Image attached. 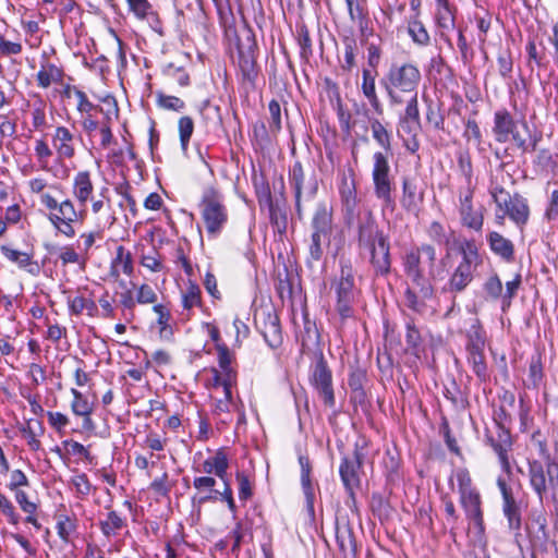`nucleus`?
<instances>
[{"instance_id":"a878e982","label":"nucleus","mask_w":558,"mask_h":558,"mask_svg":"<svg viewBox=\"0 0 558 558\" xmlns=\"http://www.w3.org/2000/svg\"><path fill=\"white\" fill-rule=\"evenodd\" d=\"M421 131V122L399 118L397 134L403 141V145L414 154L420 148L417 134Z\"/></svg>"},{"instance_id":"6ab92c4d","label":"nucleus","mask_w":558,"mask_h":558,"mask_svg":"<svg viewBox=\"0 0 558 558\" xmlns=\"http://www.w3.org/2000/svg\"><path fill=\"white\" fill-rule=\"evenodd\" d=\"M423 202L424 190L420 186L417 178L403 177L402 194L400 197L402 208L408 213L417 214Z\"/></svg>"},{"instance_id":"69168bd1","label":"nucleus","mask_w":558,"mask_h":558,"mask_svg":"<svg viewBox=\"0 0 558 558\" xmlns=\"http://www.w3.org/2000/svg\"><path fill=\"white\" fill-rule=\"evenodd\" d=\"M485 292L493 299H498L502 295V283L498 276H492L484 284Z\"/></svg>"},{"instance_id":"8fccbe9b","label":"nucleus","mask_w":558,"mask_h":558,"mask_svg":"<svg viewBox=\"0 0 558 558\" xmlns=\"http://www.w3.org/2000/svg\"><path fill=\"white\" fill-rule=\"evenodd\" d=\"M329 243V236H322L318 233H312L310 244V256L313 260L318 262L324 254V245Z\"/></svg>"},{"instance_id":"412c9836","label":"nucleus","mask_w":558,"mask_h":558,"mask_svg":"<svg viewBox=\"0 0 558 558\" xmlns=\"http://www.w3.org/2000/svg\"><path fill=\"white\" fill-rule=\"evenodd\" d=\"M380 238H386L378 229L377 222L371 211L359 222L357 241L362 248H369L380 242Z\"/></svg>"},{"instance_id":"37998d69","label":"nucleus","mask_w":558,"mask_h":558,"mask_svg":"<svg viewBox=\"0 0 558 558\" xmlns=\"http://www.w3.org/2000/svg\"><path fill=\"white\" fill-rule=\"evenodd\" d=\"M468 362L481 380L485 381L488 378L484 351H468Z\"/></svg>"},{"instance_id":"4c0bfd02","label":"nucleus","mask_w":558,"mask_h":558,"mask_svg":"<svg viewBox=\"0 0 558 558\" xmlns=\"http://www.w3.org/2000/svg\"><path fill=\"white\" fill-rule=\"evenodd\" d=\"M216 351L220 371H223V373L227 375V385L230 383V380H236V373L231 366L234 359L233 353L225 343H217Z\"/></svg>"},{"instance_id":"603ef678","label":"nucleus","mask_w":558,"mask_h":558,"mask_svg":"<svg viewBox=\"0 0 558 558\" xmlns=\"http://www.w3.org/2000/svg\"><path fill=\"white\" fill-rule=\"evenodd\" d=\"M157 104L160 108L172 111H182L185 108L184 101L179 97L163 94H158Z\"/></svg>"},{"instance_id":"a211bd4d","label":"nucleus","mask_w":558,"mask_h":558,"mask_svg":"<svg viewBox=\"0 0 558 558\" xmlns=\"http://www.w3.org/2000/svg\"><path fill=\"white\" fill-rule=\"evenodd\" d=\"M496 207L500 211H504L518 227H523L529 220V204L526 198L520 194L510 195L509 197H506V199H502V202L498 201V205Z\"/></svg>"},{"instance_id":"f8f14e48","label":"nucleus","mask_w":558,"mask_h":558,"mask_svg":"<svg viewBox=\"0 0 558 558\" xmlns=\"http://www.w3.org/2000/svg\"><path fill=\"white\" fill-rule=\"evenodd\" d=\"M310 381L317 391L324 404L333 408L336 404L332 387V374L324 356L320 355L311 367Z\"/></svg>"},{"instance_id":"0e129e2a","label":"nucleus","mask_w":558,"mask_h":558,"mask_svg":"<svg viewBox=\"0 0 558 558\" xmlns=\"http://www.w3.org/2000/svg\"><path fill=\"white\" fill-rule=\"evenodd\" d=\"M270 114V130L277 132L281 129V109L277 100H271L268 105Z\"/></svg>"},{"instance_id":"5fc2aeb1","label":"nucleus","mask_w":558,"mask_h":558,"mask_svg":"<svg viewBox=\"0 0 558 558\" xmlns=\"http://www.w3.org/2000/svg\"><path fill=\"white\" fill-rule=\"evenodd\" d=\"M458 482L459 494L475 489L472 485V478L466 469H457L451 477Z\"/></svg>"},{"instance_id":"423d86ee","label":"nucleus","mask_w":558,"mask_h":558,"mask_svg":"<svg viewBox=\"0 0 558 558\" xmlns=\"http://www.w3.org/2000/svg\"><path fill=\"white\" fill-rule=\"evenodd\" d=\"M454 244H457V248L461 254V260L451 274L444 290L457 293L464 291L472 282L474 271L481 264V257L474 240H454Z\"/></svg>"},{"instance_id":"4be33fe9","label":"nucleus","mask_w":558,"mask_h":558,"mask_svg":"<svg viewBox=\"0 0 558 558\" xmlns=\"http://www.w3.org/2000/svg\"><path fill=\"white\" fill-rule=\"evenodd\" d=\"M130 11L140 21L146 22L154 33L161 34V21L148 0H126Z\"/></svg>"},{"instance_id":"c9c22d12","label":"nucleus","mask_w":558,"mask_h":558,"mask_svg":"<svg viewBox=\"0 0 558 558\" xmlns=\"http://www.w3.org/2000/svg\"><path fill=\"white\" fill-rule=\"evenodd\" d=\"M125 526V519L114 510L109 511L106 518L99 521L100 531L108 538L117 536Z\"/></svg>"},{"instance_id":"c85d7f7f","label":"nucleus","mask_w":558,"mask_h":558,"mask_svg":"<svg viewBox=\"0 0 558 558\" xmlns=\"http://www.w3.org/2000/svg\"><path fill=\"white\" fill-rule=\"evenodd\" d=\"M460 502L465 510L466 517L481 525L483 522V512L481 509V496L476 489L460 494Z\"/></svg>"},{"instance_id":"774afa93","label":"nucleus","mask_w":558,"mask_h":558,"mask_svg":"<svg viewBox=\"0 0 558 558\" xmlns=\"http://www.w3.org/2000/svg\"><path fill=\"white\" fill-rule=\"evenodd\" d=\"M15 500L25 513H36L37 505L28 499V496L24 490L15 492Z\"/></svg>"},{"instance_id":"5701e85b","label":"nucleus","mask_w":558,"mask_h":558,"mask_svg":"<svg viewBox=\"0 0 558 558\" xmlns=\"http://www.w3.org/2000/svg\"><path fill=\"white\" fill-rule=\"evenodd\" d=\"M488 246L493 254L505 263H512L515 258L513 242L497 231H490L486 235Z\"/></svg>"},{"instance_id":"3c124183","label":"nucleus","mask_w":558,"mask_h":558,"mask_svg":"<svg viewBox=\"0 0 558 558\" xmlns=\"http://www.w3.org/2000/svg\"><path fill=\"white\" fill-rule=\"evenodd\" d=\"M153 311L157 314V324L159 326L160 336L167 337L170 333V312L162 304H155Z\"/></svg>"},{"instance_id":"b1692460","label":"nucleus","mask_w":558,"mask_h":558,"mask_svg":"<svg viewBox=\"0 0 558 558\" xmlns=\"http://www.w3.org/2000/svg\"><path fill=\"white\" fill-rule=\"evenodd\" d=\"M529 538L534 548L546 550L548 543L547 519L543 513L534 514L527 525Z\"/></svg>"},{"instance_id":"f03ea898","label":"nucleus","mask_w":558,"mask_h":558,"mask_svg":"<svg viewBox=\"0 0 558 558\" xmlns=\"http://www.w3.org/2000/svg\"><path fill=\"white\" fill-rule=\"evenodd\" d=\"M371 130L373 138L386 151H376L373 155L372 180L374 185V195L385 207H389L393 205V180L390 174V165L387 156L391 153V134L378 120L371 121Z\"/></svg>"},{"instance_id":"bf43d9fd","label":"nucleus","mask_w":558,"mask_h":558,"mask_svg":"<svg viewBox=\"0 0 558 558\" xmlns=\"http://www.w3.org/2000/svg\"><path fill=\"white\" fill-rule=\"evenodd\" d=\"M404 102H407V107H405L403 114H401L400 118L421 122L420 121V111H418V106H417V94L408 96V99H405Z\"/></svg>"},{"instance_id":"a19ab883","label":"nucleus","mask_w":558,"mask_h":558,"mask_svg":"<svg viewBox=\"0 0 558 558\" xmlns=\"http://www.w3.org/2000/svg\"><path fill=\"white\" fill-rule=\"evenodd\" d=\"M202 305V295L199 287L189 281L185 288L182 290V306L186 311H191L194 307Z\"/></svg>"},{"instance_id":"20e7f679","label":"nucleus","mask_w":558,"mask_h":558,"mask_svg":"<svg viewBox=\"0 0 558 558\" xmlns=\"http://www.w3.org/2000/svg\"><path fill=\"white\" fill-rule=\"evenodd\" d=\"M421 81L418 69L410 63L392 64L381 81L391 105H401L405 101L404 96L417 94V86Z\"/></svg>"},{"instance_id":"79ce46f5","label":"nucleus","mask_w":558,"mask_h":558,"mask_svg":"<svg viewBox=\"0 0 558 558\" xmlns=\"http://www.w3.org/2000/svg\"><path fill=\"white\" fill-rule=\"evenodd\" d=\"M427 234L432 241L436 242L437 244H445L447 246L452 243V245L457 247L454 240L459 241L453 236V233L448 234L445 227L438 221H433L428 226Z\"/></svg>"},{"instance_id":"864d4df0","label":"nucleus","mask_w":558,"mask_h":558,"mask_svg":"<svg viewBox=\"0 0 558 558\" xmlns=\"http://www.w3.org/2000/svg\"><path fill=\"white\" fill-rule=\"evenodd\" d=\"M157 299H158L157 293L149 284L143 283L137 288V291H136L137 304H142V305L156 304Z\"/></svg>"},{"instance_id":"de8ad7c7","label":"nucleus","mask_w":558,"mask_h":558,"mask_svg":"<svg viewBox=\"0 0 558 558\" xmlns=\"http://www.w3.org/2000/svg\"><path fill=\"white\" fill-rule=\"evenodd\" d=\"M485 332L478 326H472L468 331L466 351H484Z\"/></svg>"},{"instance_id":"a18cd8bd","label":"nucleus","mask_w":558,"mask_h":558,"mask_svg":"<svg viewBox=\"0 0 558 558\" xmlns=\"http://www.w3.org/2000/svg\"><path fill=\"white\" fill-rule=\"evenodd\" d=\"M76 526L75 520L71 519L69 515H60L56 525L58 536L64 543H70L71 535L75 532Z\"/></svg>"},{"instance_id":"1a4fd4ad","label":"nucleus","mask_w":558,"mask_h":558,"mask_svg":"<svg viewBox=\"0 0 558 558\" xmlns=\"http://www.w3.org/2000/svg\"><path fill=\"white\" fill-rule=\"evenodd\" d=\"M529 483L538 500L543 502L549 490L558 487V463L549 456L545 462L530 460L527 463Z\"/></svg>"},{"instance_id":"393cba45","label":"nucleus","mask_w":558,"mask_h":558,"mask_svg":"<svg viewBox=\"0 0 558 558\" xmlns=\"http://www.w3.org/2000/svg\"><path fill=\"white\" fill-rule=\"evenodd\" d=\"M3 256L15 264L20 269L27 271L32 276H37L40 271L39 264L33 259V255L26 252L12 248L8 245L1 246Z\"/></svg>"},{"instance_id":"7c9ffc66","label":"nucleus","mask_w":558,"mask_h":558,"mask_svg":"<svg viewBox=\"0 0 558 558\" xmlns=\"http://www.w3.org/2000/svg\"><path fill=\"white\" fill-rule=\"evenodd\" d=\"M313 233L330 236L332 229V210L326 204H318L312 219Z\"/></svg>"},{"instance_id":"2eb2a0df","label":"nucleus","mask_w":558,"mask_h":558,"mask_svg":"<svg viewBox=\"0 0 558 558\" xmlns=\"http://www.w3.org/2000/svg\"><path fill=\"white\" fill-rule=\"evenodd\" d=\"M257 328L263 335L266 343L276 349L282 343L280 322L272 310H263L255 315Z\"/></svg>"},{"instance_id":"7ed1b4c3","label":"nucleus","mask_w":558,"mask_h":558,"mask_svg":"<svg viewBox=\"0 0 558 558\" xmlns=\"http://www.w3.org/2000/svg\"><path fill=\"white\" fill-rule=\"evenodd\" d=\"M493 134L498 143L511 142L522 151L534 150L537 138L532 134L525 120L515 121L507 109L494 113Z\"/></svg>"},{"instance_id":"49530a36","label":"nucleus","mask_w":558,"mask_h":558,"mask_svg":"<svg viewBox=\"0 0 558 558\" xmlns=\"http://www.w3.org/2000/svg\"><path fill=\"white\" fill-rule=\"evenodd\" d=\"M178 130L180 136V144L183 151L187 150L190 138L194 132V122L192 118L185 116L181 117L178 122Z\"/></svg>"},{"instance_id":"39448f33","label":"nucleus","mask_w":558,"mask_h":558,"mask_svg":"<svg viewBox=\"0 0 558 558\" xmlns=\"http://www.w3.org/2000/svg\"><path fill=\"white\" fill-rule=\"evenodd\" d=\"M198 208L208 238H218L229 220V211L222 193L214 186L206 187Z\"/></svg>"},{"instance_id":"052dcab7","label":"nucleus","mask_w":558,"mask_h":558,"mask_svg":"<svg viewBox=\"0 0 558 558\" xmlns=\"http://www.w3.org/2000/svg\"><path fill=\"white\" fill-rule=\"evenodd\" d=\"M301 484L303 494L305 496L306 508L308 512L314 513L315 488L312 484L311 477L301 476Z\"/></svg>"},{"instance_id":"ea45409f","label":"nucleus","mask_w":558,"mask_h":558,"mask_svg":"<svg viewBox=\"0 0 558 558\" xmlns=\"http://www.w3.org/2000/svg\"><path fill=\"white\" fill-rule=\"evenodd\" d=\"M336 541L341 554L347 557L349 554H354L355 543L352 530L348 526H338L336 530Z\"/></svg>"},{"instance_id":"9b49d317","label":"nucleus","mask_w":558,"mask_h":558,"mask_svg":"<svg viewBox=\"0 0 558 558\" xmlns=\"http://www.w3.org/2000/svg\"><path fill=\"white\" fill-rule=\"evenodd\" d=\"M289 184L294 192L296 215L302 218V199L314 198L318 190V182L314 175L306 180L301 162L296 161L289 170Z\"/></svg>"},{"instance_id":"e433bc0d","label":"nucleus","mask_w":558,"mask_h":558,"mask_svg":"<svg viewBox=\"0 0 558 558\" xmlns=\"http://www.w3.org/2000/svg\"><path fill=\"white\" fill-rule=\"evenodd\" d=\"M36 77L39 87L48 88L52 84H59L62 82L63 72L57 65L46 63L41 65Z\"/></svg>"},{"instance_id":"f704fd0d","label":"nucleus","mask_w":558,"mask_h":558,"mask_svg":"<svg viewBox=\"0 0 558 558\" xmlns=\"http://www.w3.org/2000/svg\"><path fill=\"white\" fill-rule=\"evenodd\" d=\"M544 379V369L542 356L539 353H534L529 362L527 378L523 381L527 389L537 390Z\"/></svg>"},{"instance_id":"aec40b11","label":"nucleus","mask_w":558,"mask_h":558,"mask_svg":"<svg viewBox=\"0 0 558 558\" xmlns=\"http://www.w3.org/2000/svg\"><path fill=\"white\" fill-rule=\"evenodd\" d=\"M487 441L498 456L502 470L510 473L511 466L508 454L512 446L510 433L502 426L497 425L495 432L487 435Z\"/></svg>"},{"instance_id":"9d476101","label":"nucleus","mask_w":558,"mask_h":558,"mask_svg":"<svg viewBox=\"0 0 558 558\" xmlns=\"http://www.w3.org/2000/svg\"><path fill=\"white\" fill-rule=\"evenodd\" d=\"M239 53V70L242 84L248 90L255 87L258 77L255 51L257 50L256 37H235Z\"/></svg>"},{"instance_id":"f257e3e1","label":"nucleus","mask_w":558,"mask_h":558,"mask_svg":"<svg viewBox=\"0 0 558 558\" xmlns=\"http://www.w3.org/2000/svg\"><path fill=\"white\" fill-rule=\"evenodd\" d=\"M403 267L422 299L433 296L432 281L445 278L444 266L437 264L436 248L432 244L423 243L408 251L403 257Z\"/></svg>"},{"instance_id":"6e6d98bb","label":"nucleus","mask_w":558,"mask_h":558,"mask_svg":"<svg viewBox=\"0 0 558 558\" xmlns=\"http://www.w3.org/2000/svg\"><path fill=\"white\" fill-rule=\"evenodd\" d=\"M0 511L7 517L11 524L16 525L20 521V515L16 513L12 501L0 492Z\"/></svg>"},{"instance_id":"2f4dec72","label":"nucleus","mask_w":558,"mask_h":558,"mask_svg":"<svg viewBox=\"0 0 558 558\" xmlns=\"http://www.w3.org/2000/svg\"><path fill=\"white\" fill-rule=\"evenodd\" d=\"M66 304L69 307V311L72 315L78 316L83 314L84 312L89 317H95L98 314V307L95 301L90 298L85 296L84 294H76L74 296L68 295L66 296Z\"/></svg>"},{"instance_id":"bb28decb","label":"nucleus","mask_w":558,"mask_h":558,"mask_svg":"<svg viewBox=\"0 0 558 558\" xmlns=\"http://www.w3.org/2000/svg\"><path fill=\"white\" fill-rule=\"evenodd\" d=\"M94 192V184L88 171H78L73 178L72 194L83 208L86 207Z\"/></svg>"},{"instance_id":"4d7b16f0","label":"nucleus","mask_w":558,"mask_h":558,"mask_svg":"<svg viewBox=\"0 0 558 558\" xmlns=\"http://www.w3.org/2000/svg\"><path fill=\"white\" fill-rule=\"evenodd\" d=\"M236 482L239 485V498L246 501L253 495L252 483L244 472L236 473Z\"/></svg>"},{"instance_id":"f3484780","label":"nucleus","mask_w":558,"mask_h":558,"mask_svg":"<svg viewBox=\"0 0 558 558\" xmlns=\"http://www.w3.org/2000/svg\"><path fill=\"white\" fill-rule=\"evenodd\" d=\"M339 194L342 205V210L344 213V220L347 226L351 227L356 217L357 210V193L356 185L353 175L348 177L345 174L342 175L340 185H339Z\"/></svg>"},{"instance_id":"13d9d810","label":"nucleus","mask_w":558,"mask_h":558,"mask_svg":"<svg viewBox=\"0 0 558 558\" xmlns=\"http://www.w3.org/2000/svg\"><path fill=\"white\" fill-rule=\"evenodd\" d=\"M71 483L74 486L77 495L85 497L90 494L92 484L85 473L75 474L71 478Z\"/></svg>"},{"instance_id":"ddd939ff","label":"nucleus","mask_w":558,"mask_h":558,"mask_svg":"<svg viewBox=\"0 0 558 558\" xmlns=\"http://www.w3.org/2000/svg\"><path fill=\"white\" fill-rule=\"evenodd\" d=\"M364 460V453L355 446L352 454L344 456L339 466V474L343 486L351 497L354 496V490L360 486L361 469Z\"/></svg>"},{"instance_id":"09e8293b","label":"nucleus","mask_w":558,"mask_h":558,"mask_svg":"<svg viewBox=\"0 0 558 558\" xmlns=\"http://www.w3.org/2000/svg\"><path fill=\"white\" fill-rule=\"evenodd\" d=\"M34 150L40 169L44 171H50L48 160L52 156V150L48 144L44 140H37L35 142Z\"/></svg>"},{"instance_id":"473e14b6","label":"nucleus","mask_w":558,"mask_h":558,"mask_svg":"<svg viewBox=\"0 0 558 558\" xmlns=\"http://www.w3.org/2000/svg\"><path fill=\"white\" fill-rule=\"evenodd\" d=\"M228 468L229 461L226 453L222 450H218L214 456L207 458L202 464L203 472L207 474H215L221 481L228 480Z\"/></svg>"},{"instance_id":"c03bdc74","label":"nucleus","mask_w":558,"mask_h":558,"mask_svg":"<svg viewBox=\"0 0 558 558\" xmlns=\"http://www.w3.org/2000/svg\"><path fill=\"white\" fill-rule=\"evenodd\" d=\"M73 400L71 402V410L75 415H87L94 411V405L90 403L81 391L75 388L71 389Z\"/></svg>"},{"instance_id":"0eeeda50","label":"nucleus","mask_w":558,"mask_h":558,"mask_svg":"<svg viewBox=\"0 0 558 558\" xmlns=\"http://www.w3.org/2000/svg\"><path fill=\"white\" fill-rule=\"evenodd\" d=\"M40 204L49 210L47 218L58 232L66 238L75 235L73 223L83 219L85 208L76 210L71 199L58 202L48 193L40 195Z\"/></svg>"},{"instance_id":"dca6fc26","label":"nucleus","mask_w":558,"mask_h":558,"mask_svg":"<svg viewBox=\"0 0 558 558\" xmlns=\"http://www.w3.org/2000/svg\"><path fill=\"white\" fill-rule=\"evenodd\" d=\"M497 486L502 496V512L508 521V527L511 531L519 532L521 529V509L517 502L511 487L502 477L497 478Z\"/></svg>"},{"instance_id":"cd10ccee","label":"nucleus","mask_w":558,"mask_h":558,"mask_svg":"<svg viewBox=\"0 0 558 558\" xmlns=\"http://www.w3.org/2000/svg\"><path fill=\"white\" fill-rule=\"evenodd\" d=\"M371 263L377 275H387L390 270L389 243L386 238L369 248Z\"/></svg>"},{"instance_id":"338daca9","label":"nucleus","mask_w":558,"mask_h":558,"mask_svg":"<svg viewBox=\"0 0 558 558\" xmlns=\"http://www.w3.org/2000/svg\"><path fill=\"white\" fill-rule=\"evenodd\" d=\"M238 402L233 400L232 398V389L230 390V396L223 395V399H219L216 402L215 405V412L217 414L221 413H230L234 411V409H238Z\"/></svg>"},{"instance_id":"c756f323","label":"nucleus","mask_w":558,"mask_h":558,"mask_svg":"<svg viewBox=\"0 0 558 558\" xmlns=\"http://www.w3.org/2000/svg\"><path fill=\"white\" fill-rule=\"evenodd\" d=\"M52 144L60 159H70L74 156L73 134L64 126H58L52 137Z\"/></svg>"},{"instance_id":"e2e57ef3","label":"nucleus","mask_w":558,"mask_h":558,"mask_svg":"<svg viewBox=\"0 0 558 558\" xmlns=\"http://www.w3.org/2000/svg\"><path fill=\"white\" fill-rule=\"evenodd\" d=\"M526 51H527L530 64H531V62L541 64V62L544 58V46L541 41L536 43L535 40H530L526 46Z\"/></svg>"},{"instance_id":"6e6552de","label":"nucleus","mask_w":558,"mask_h":558,"mask_svg":"<svg viewBox=\"0 0 558 558\" xmlns=\"http://www.w3.org/2000/svg\"><path fill=\"white\" fill-rule=\"evenodd\" d=\"M331 289L336 295V311L342 319L352 317L359 290L355 287L353 267L349 262H340V272L331 282Z\"/></svg>"},{"instance_id":"72a5a7b5","label":"nucleus","mask_w":558,"mask_h":558,"mask_svg":"<svg viewBox=\"0 0 558 558\" xmlns=\"http://www.w3.org/2000/svg\"><path fill=\"white\" fill-rule=\"evenodd\" d=\"M133 272V260L132 255L122 245L118 246L116 257L111 262L110 275L118 279L121 274L132 275Z\"/></svg>"},{"instance_id":"680f3d73","label":"nucleus","mask_w":558,"mask_h":558,"mask_svg":"<svg viewBox=\"0 0 558 558\" xmlns=\"http://www.w3.org/2000/svg\"><path fill=\"white\" fill-rule=\"evenodd\" d=\"M46 414L49 425L58 433H62L63 429L69 425V417L61 412L48 411Z\"/></svg>"},{"instance_id":"4468645a","label":"nucleus","mask_w":558,"mask_h":558,"mask_svg":"<svg viewBox=\"0 0 558 558\" xmlns=\"http://www.w3.org/2000/svg\"><path fill=\"white\" fill-rule=\"evenodd\" d=\"M459 214L462 226L481 231L484 225V208L473 206V190L468 186L459 193Z\"/></svg>"},{"instance_id":"58836bf2","label":"nucleus","mask_w":558,"mask_h":558,"mask_svg":"<svg viewBox=\"0 0 558 558\" xmlns=\"http://www.w3.org/2000/svg\"><path fill=\"white\" fill-rule=\"evenodd\" d=\"M362 90L365 97L369 100L371 106L374 108V110L377 113L381 114L383 107L376 94L375 78L372 76L368 70L363 71Z\"/></svg>"}]
</instances>
